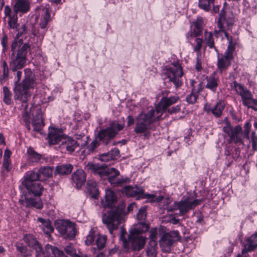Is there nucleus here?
<instances>
[{"instance_id":"nucleus-1","label":"nucleus","mask_w":257,"mask_h":257,"mask_svg":"<svg viewBox=\"0 0 257 257\" xmlns=\"http://www.w3.org/2000/svg\"><path fill=\"white\" fill-rule=\"evenodd\" d=\"M38 177L33 171L28 172L24 176L22 184L27 190V194L24 199L20 200L22 205L37 209L42 208L43 203L40 197L42 194L43 187L40 183L37 182Z\"/></svg>"},{"instance_id":"nucleus-2","label":"nucleus","mask_w":257,"mask_h":257,"mask_svg":"<svg viewBox=\"0 0 257 257\" xmlns=\"http://www.w3.org/2000/svg\"><path fill=\"white\" fill-rule=\"evenodd\" d=\"M13 73L15 76L14 88L15 99L20 101L26 109L28 107L27 102L31 97L29 89L33 88L36 85L35 76L30 69L27 68L25 70V78L20 82L22 72L18 70Z\"/></svg>"},{"instance_id":"nucleus-3","label":"nucleus","mask_w":257,"mask_h":257,"mask_svg":"<svg viewBox=\"0 0 257 257\" xmlns=\"http://www.w3.org/2000/svg\"><path fill=\"white\" fill-rule=\"evenodd\" d=\"M22 43V40H17L15 39L11 46L12 54L11 57L10 63V69L13 72L22 69L26 62V57L28 52L30 50V45L26 43L18 50L17 54L16 51L17 46Z\"/></svg>"},{"instance_id":"nucleus-4","label":"nucleus","mask_w":257,"mask_h":257,"mask_svg":"<svg viewBox=\"0 0 257 257\" xmlns=\"http://www.w3.org/2000/svg\"><path fill=\"white\" fill-rule=\"evenodd\" d=\"M125 204L121 202L118 206L111 209L102 217V221L110 234L117 229L118 225L124 220Z\"/></svg>"},{"instance_id":"nucleus-5","label":"nucleus","mask_w":257,"mask_h":257,"mask_svg":"<svg viewBox=\"0 0 257 257\" xmlns=\"http://www.w3.org/2000/svg\"><path fill=\"white\" fill-rule=\"evenodd\" d=\"M156 111L151 109L148 112H142L136 117L134 131L137 134L148 132L150 124L161 119V114H156Z\"/></svg>"},{"instance_id":"nucleus-6","label":"nucleus","mask_w":257,"mask_h":257,"mask_svg":"<svg viewBox=\"0 0 257 257\" xmlns=\"http://www.w3.org/2000/svg\"><path fill=\"white\" fill-rule=\"evenodd\" d=\"M88 170L95 175H98L101 178H107L108 181L111 184H115L119 175V172L114 168H108L107 165L99 164L88 163L86 166Z\"/></svg>"},{"instance_id":"nucleus-7","label":"nucleus","mask_w":257,"mask_h":257,"mask_svg":"<svg viewBox=\"0 0 257 257\" xmlns=\"http://www.w3.org/2000/svg\"><path fill=\"white\" fill-rule=\"evenodd\" d=\"M183 75L182 68L177 62L173 63L171 66L164 67L162 72V76L164 80H168L172 82L176 88L182 85L181 78Z\"/></svg>"},{"instance_id":"nucleus-8","label":"nucleus","mask_w":257,"mask_h":257,"mask_svg":"<svg viewBox=\"0 0 257 257\" xmlns=\"http://www.w3.org/2000/svg\"><path fill=\"white\" fill-rule=\"evenodd\" d=\"M231 87L241 96L242 104L244 106L257 111V99L253 98L251 92L246 87L235 81L233 82Z\"/></svg>"},{"instance_id":"nucleus-9","label":"nucleus","mask_w":257,"mask_h":257,"mask_svg":"<svg viewBox=\"0 0 257 257\" xmlns=\"http://www.w3.org/2000/svg\"><path fill=\"white\" fill-rule=\"evenodd\" d=\"M124 125L116 122H112L106 128L100 130L98 133L96 138L102 144L106 145L109 143L118 132L122 130Z\"/></svg>"},{"instance_id":"nucleus-10","label":"nucleus","mask_w":257,"mask_h":257,"mask_svg":"<svg viewBox=\"0 0 257 257\" xmlns=\"http://www.w3.org/2000/svg\"><path fill=\"white\" fill-rule=\"evenodd\" d=\"M55 226L64 238L71 240L75 237L76 228L75 223L67 220H57L55 221Z\"/></svg>"},{"instance_id":"nucleus-11","label":"nucleus","mask_w":257,"mask_h":257,"mask_svg":"<svg viewBox=\"0 0 257 257\" xmlns=\"http://www.w3.org/2000/svg\"><path fill=\"white\" fill-rule=\"evenodd\" d=\"M124 191L128 197L138 196V198L147 199L150 202H159L163 199L162 196H156L154 194H145L143 189L138 186H126L124 188Z\"/></svg>"},{"instance_id":"nucleus-12","label":"nucleus","mask_w":257,"mask_h":257,"mask_svg":"<svg viewBox=\"0 0 257 257\" xmlns=\"http://www.w3.org/2000/svg\"><path fill=\"white\" fill-rule=\"evenodd\" d=\"M202 202L201 199L191 200L190 198H186L179 202H175L173 207H169L167 209L169 211L179 210L180 215H183L190 210L200 204Z\"/></svg>"},{"instance_id":"nucleus-13","label":"nucleus","mask_w":257,"mask_h":257,"mask_svg":"<svg viewBox=\"0 0 257 257\" xmlns=\"http://www.w3.org/2000/svg\"><path fill=\"white\" fill-rule=\"evenodd\" d=\"M223 131L227 134L230 143L243 145V138L244 137V134L240 125H237L232 127L229 123H226L223 127Z\"/></svg>"},{"instance_id":"nucleus-14","label":"nucleus","mask_w":257,"mask_h":257,"mask_svg":"<svg viewBox=\"0 0 257 257\" xmlns=\"http://www.w3.org/2000/svg\"><path fill=\"white\" fill-rule=\"evenodd\" d=\"M234 50V46L232 42H229V45L227 49L224 53V55L218 56L217 68L220 73L225 70L231 64V60L233 58V52Z\"/></svg>"},{"instance_id":"nucleus-15","label":"nucleus","mask_w":257,"mask_h":257,"mask_svg":"<svg viewBox=\"0 0 257 257\" xmlns=\"http://www.w3.org/2000/svg\"><path fill=\"white\" fill-rule=\"evenodd\" d=\"M168 93H169V91L167 90H164L162 92L163 96L161 99L158 105L154 109L155 111H156V114H161L162 115L163 112H166V110L168 107L176 103L178 100L179 97L178 96L168 97Z\"/></svg>"},{"instance_id":"nucleus-16","label":"nucleus","mask_w":257,"mask_h":257,"mask_svg":"<svg viewBox=\"0 0 257 257\" xmlns=\"http://www.w3.org/2000/svg\"><path fill=\"white\" fill-rule=\"evenodd\" d=\"M39 15L41 16L39 23L41 30H39L38 37L42 40L47 31L46 28L48 22L50 20L49 9L46 7H40L37 9Z\"/></svg>"},{"instance_id":"nucleus-17","label":"nucleus","mask_w":257,"mask_h":257,"mask_svg":"<svg viewBox=\"0 0 257 257\" xmlns=\"http://www.w3.org/2000/svg\"><path fill=\"white\" fill-rule=\"evenodd\" d=\"M225 22L227 26L229 27L231 26L234 23V19L233 16L231 17H228L227 19L225 18L224 16V9H222L221 11V13L220 14L219 18L218 20L217 25L218 27L219 28V31L215 30L214 31V33L216 37H218L219 36H222L223 34L224 36L226 38L227 40L229 42L231 41L232 42L231 38H230L228 34L225 32L223 30V24L224 22Z\"/></svg>"},{"instance_id":"nucleus-18","label":"nucleus","mask_w":257,"mask_h":257,"mask_svg":"<svg viewBox=\"0 0 257 257\" xmlns=\"http://www.w3.org/2000/svg\"><path fill=\"white\" fill-rule=\"evenodd\" d=\"M130 232L128 235L127 243L131 244V248L134 251H139L143 248L145 244L146 238L142 234Z\"/></svg>"},{"instance_id":"nucleus-19","label":"nucleus","mask_w":257,"mask_h":257,"mask_svg":"<svg viewBox=\"0 0 257 257\" xmlns=\"http://www.w3.org/2000/svg\"><path fill=\"white\" fill-rule=\"evenodd\" d=\"M79 144L74 139L65 137L62 140L59 148L62 152L72 153L79 147Z\"/></svg>"},{"instance_id":"nucleus-20","label":"nucleus","mask_w":257,"mask_h":257,"mask_svg":"<svg viewBox=\"0 0 257 257\" xmlns=\"http://www.w3.org/2000/svg\"><path fill=\"white\" fill-rule=\"evenodd\" d=\"M257 246V231L247 238L244 248L236 257H248L247 252L253 250Z\"/></svg>"},{"instance_id":"nucleus-21","label":"nucleus","mask_w":257,"mask_h":257,"mask_svg":"<svg viewBox=\"0 0 257 257\" xmlns=\"http://www.w3.org/2000/svg\"><path fill=\"white\" fill-rule=\"evenodd\" d=\"M23 240L28 246L35 250L36 254L44 251L42 245L33 235L26 234L24 236Z\"/></svg>"},{"instance_id":"nucleus-22","label":"nucleus","mask_w":257,"mask_h":257,"mask_svg":"<svg viewBox=\"0 0 257 257\" xmlns=\"http://www.w3.org/2000/svg\"><path fill=\"white\" fill-rule=\"evenodd\" d=\"M117 200L115 193L111 189H106L104 199L101 200V204L104 207H112Z\"/></svg>"},{"instance_id":"nucleus-23","label":"nucleus","mask_w":257,"mask_h":257,"mask_svg":"<svg viewBox=\"0 0 257 257\" xmlns=\"http://www.w3.org/2000/svg\"><path fill=\"white\" fill-rule=\"evenodd\" d=\"M65 136L60 130L52 128L50 131L48 135L49 143L50 144L55 145L62 142V140Z\"/></svg>"},{"instance_id":"nucleus-24","label":"nucleus","mask_w":257,"mask_h":257,"mask_svg":"<svg viewBox=\"0 0 257 257\" xmlns=\"http://www.w3.org/2000/svg\"><path fill=\"white\" fill-rule=\"evenodd\" d=\"M18 17L17 14H15L12 17L9 18L8 24L10 29H14L18 32L17 35V39L19 37L26 31V27L25 25H23L21 28H19V25L17 23Z\"/></svg>"},{"instance_id":"nucleus-25","label":"nucleus","mask_w":257,"mask_h":257,"mask_svg":"<svg viewBox=\"0 0 257 257\" xmlns=\"http://www.w3.org/2000/svg\"><path fill=\"white\" fill-rule=\"evenodd\" d=\"M72 181L77 189L80 188L86 181V174L82 170H77L72 175Z\"/></svg>"},{"instance_id":"nucleus-26","label":"nucleus","mask_w":257,"mask_h":257,"mask_svg":"<svg viewBox=\"0 0 257 257\" xmlns=\"http://www.w3.org/2000/svg\"><path fill=\"white\" fill-rule=\"evenodd\" d=\"M30 9V3L29 0H16L13 10L16 14L19 12L26 13Z\"/></svg>"},{"instance_id":"nucleus-27","label":"nucleus","mask_w":257,"mask_h":257,"mask_svg":"<svg viewBox=\"0 0 257 257\" xmlns=\"http://www.w3.org/2000/svg\"><path fill=\"white\" fill-rule=\"evenodd\" d=\"M202 24L203 21L201 19H198L196 22L194 23V28L193 31L188 33L187 38L188 41H191L194 37L199 36L202 32Z\"/></svg>"},{"instance_id":"nucleus-28","label":"nucleus","mask_w":257,"mask_h":257,"mask_svg":"<svg viewBox=\"0 0 257 257\" xmlns=\"http://www.w3.org/2000/svg\"><path fill=\"white\" fill-rule=\"evenodd\" d=\"M173 239L168 234H164L159 240L162 250L166 252L170 251L171 246L174 243Z\"/></svg>"},{"instance_id":"nucleus-29","label":"nucleus","mask_w":257,"mask_h":257,"mask_svg":"<svg viewBox=\"0 0 257 257\" xmlns=\"http://www.w3.org/2000/svg\"><path fill=\"white\" fill-rule=\"evenodd\" d=\"M53 172V168L50 166H44L41 167L38 172H34V173L38 176V180L43 181L45 179L51 177Z\"/></svg>"},{"instance_id":"nucleus-30","label":"nucleus","mask_w":257,"mask_h":257,"mask_svg":"<svg viewBox=\"0 0 257 257\" xmlns=\"http://www.w3.org/2000/svg\"><path fill=\"white\" fill-rule=\"evenodd\" d=\"M206 80V88L213 92H215L219 83V79L215 73H213L209 76L207 77Z\"/></svg>"},{"instance_id":"nucleus-31","label":"nucleus","mask_w":257,"mask_h":257,"mask_svg":"<svg viewBox=\"0 0 257 257\" xmlns=\"http://www.w3.org/2000/svg\"><path fill=\"white\" fill-rule=\"evenodd\" d=\"M33 130L39 132L44 126V122L40 108L37 109V114L32 121Z\"/></svg>"},{"instance_id":"nucleus-32","label":"nucleus","mask_w":257,"mask_h":257,"mask_svg":"<svg viewBox=\"0 0 257 257\" xmlns=\"http://www.w3.org/2000/svg\"><path fill=\"white\" fill-rule=\"evenodd\" d=\"M45 250L47 253L51 254V257H68L62 250L50 244L46 245Z\"/></svg>"},{"instance_id":"nucleus-33","label":"nucleus","mask_w":257,"mask_h":257,"mask_svg":"<svg viewBox=\"0 0 257 257\" xmlns=\"http://www.w3.org/2000/svg\"><path fill=\"white\" fill-rule=\"evenodd\" d=\"M119 150L114 149L109 152L101 154L99 157V159L102 162H108L109 161L115 159L116 157L119 155Z\"/></svg>"},{"instance_id":"nucleus-34","label":"nucleus","mask_w":257,"mask_h":257,"mask_svg":"<svg viewBox=\"0 0 257 257\" xmlns=\"http://www.w3.org/2000/svg\"><path fill=\"white\" fill-rule=\"evenodd\" d=\"M73 169V166L70 164H62L57 166L55 170V176L57 175H66L69 174Z\"/></svg>"},{"instance_id":"nucleus-35","label":"nucleus","mask_w":257,"mask_h":257,"mask_svg":"<svg viewBox=\"0 0 257 257\" xmlns=\"http://www.w3.org/2000/svg\"><path fill=\"white\" fill-rule=\"evenodd\" d=\"M204 42L206 46L208 47L210 49H213L217 53L218 51L214 45L213 36L211 32L204 31Z\"/></svg>"},{"instance_id":"nucleus-36","label":"nucleus","mask_w":257,"mask_h":257,"mask_svg":"<svg viewBox=\"0 0 257 257\" xmlns=\"http://www.w3.org/2000/svg\"><path fill=\"white\" fill-rule=\"evenodd\" d=\"M38 220L41 223L40 226L45 233L49 234L53 231L54 228L49 220H45L42 218L39 217L38 218Z\"/></svg>"},{"instance_id":"nucleus-37","label":"nucleus","mask_w":257,"mask_h":257,"mask_svg":"<svg viewBox=\"0 0 257 257\" xmlns=\"http://www.w3.org/2000/svg\"><path fill=\"white\" fill-rule=\"evenodd\" d=\"M87 185V190L92 197L95 199L97 198L99 194L97 183L94 181L89 180Z\"/></svg>"},{"instance_id":"nucleus-38","label":"nucleus","mask_w":257,"mask_h":257,"mask_svg":"<svg viewBox=\"0 0 257 257\" xmlns=\"http://www.w3.org/2000/svg\"><path fill=\"white\" fill-rule=\"evenodd\" d=\"M157 248V242L149 241L146 248V254L148 257H156L158 253Z\"/></svg>"},{"instance_id":"nucleus-39","label":"nucleus","mask_w":257,"mask_h":257,"mask_svg":"<svg viewBox=\"0 0 257 257\" xmlns=\"http://www.w3.org/2000/svg\"><path fill=\"white\" fill-rule=\"evenodd\" d=\"M64 249L65 252L70 255L71 257H87L86 255L80 253V252L77 253L76 249L72 244L66 245Z\"/></svg>"},{"instance_id":"nucleus-40","label":"nucleus","mask_w":257,"mask_h":257,"mask_svg":"<svg viewBox=\"0 0 257 257\" xmlns=\"http://www.w3.org/2000/svg\"><path fill=\"white\" fill-rule=\"evenodd\" d=\"M15 246L17 251L20 252L23 257H29L33 254V251L28 249L23 243L21 242H17Z\"/></svg>"},{"instance_id":"nucleus-41","label":"nucleus","mask_w":257,"mask_h":257,"mask_svg":"<svg viewBox=\"0 0 257 257\" xmlns=\"http://www.w3.org/2000/svg\"><path fill=\"white\" fill-rule=\"evenodd\" d=\"M106 241V236L105 235H99L98 236L96 243L97 245V248L93 247L91 251L93 253H97V250H100L104 247Z\"/></svg>"},{"instance_id":"nucleus-42","label":"nucleus","mask_w":257,"mask_h":257,"mask_svg":"<svg viewBox=\"0 0 257 257\" xmlns=\"http://www.w3.org/2000/svg\"><path fill=\"white\" fill-rule=\"evenodd\" d=\"M28 160L32 162H37L42 158L41 154L35 152L32 148H29L27 150Z\"/></svg>"},{"instance_id":"nucleus-43","label":"nucleus","mask_w":257,"mask_h":257,"mask_svg":"<svg viewBox=\"0 0 257 257\" xmlns=\"http://www.w3.org/2000/svg\"><path fill=\"white\" fill-rule=\"evenodd\" d=\"M149 228L148 224L144 222H140L137 225L136 227L130 230V232H135V233L142 234L141 233L147 231ZM135 233V232H134Z\"/></svg>"},{"instance_id":"nucleus-44","label":"nucleus","mask_w":257,"mask_h":257,"mask_svg":"<svg viewBox=\"0 0 257 257\" xmlns=\"http://www.w3.org/2000/svg\"><path fill=\"white\" fill-rule=\"evenodd\" d=\"M224 103L220 101L218 102L214 107L211 109V111L214 116L219 117L222 114V111L224 108Z\"/></svg>"},{"instance_id":"nucleus-45","label":"nucleus","mask_w":257,"mask_h":257,"mask_svg":"<svg viewBox=\"0 0 257 257\" xmlns=\"http://www.w3.org/2000/svg\"><path fill=\"white\" fill-rule=\"evenodd\" d=\"M215 0H199L198 6L200 8L206 12H208L213 4Z\"/></svg>"},{"instance_id":"nucleus-46","label":"nucleus","mask_w":257,"mask_h":257,"mask_svg":"<svg viewBox=\"0 0 257 257\" xmlns=\"http://www.w3.org/2000/svg\"><path fill=\"white\" fill-rule=\"evenodd\" d=\"M194 43H192L191 42L192 40L190 41H189V42L192 45L193 50L195 52H199L202 46L203 40L201 38H197V37H194Z\"/></svg>"},{"instance_id":"nucleus-47","label":"nucleus","mask_w":257,"mask_h":257,"mask_svg":"<svg viewBox=\"0 0 257 257\" xmlns=\"http://www.w3.org/2000/svg\"><path fill=\"white\" fill-rule=\"evenodd\" d=\"M194 81L191 82V85L193 87L192 92L188 95L186 97L187 102L190 104H193L196 101L198 97V94L195 92V87L193 85Z\"/></svg>"},{"instance_id":"nucleus-48","label":"nucleus","mask_w":257,"mask_h":257,"mask_svg":"<svg viewBox=\"0 0 257 257\" xmlns=\"http://www.w3.org/2000/svg\"><path fill=\"white\" fill-rule=\"evenodd\" d=\"M3 93L4 102L7 104H10L11 102L12 93L7 86L3 87Z\"/></svg>"},{"instance_id":"nucleus-49","label":"nucleus","mask_w":257,"mask_h":257,"mask_svg":"<svg viewBox=\"0 0 257 257\" xmlns=\"http://www.w3.org/2000/svg\"><path fill=\"white\" fill-rule=\"evenodd\" d=\"M147 207L144 206L142 207L139 210L137 214V218L140 222H144L147 216Z\"/></svg>"},{"instance_id":"nucleus-50","label":"nucleus","mask_w":257,"mask_h":257,"mask_svg":"<svg viewBox=\"0 0 257 257\" xmlns=\"http://www.w3.org/2000/svg\"><path fill=\"white\" fill-rule=\"evenodd\" d=\"M3 74L0 76V82H3L5 81L6 79L9 77V68L7 62L6 61H4L3 62Z\"/></svg>"},{"instance_id":"nucleus-51","label":"nucleus","mask_w":257,"mask_h":257,"mask_svg":"<svg viewBox=\"0 0 257 257\" xmlns=\"http://www.w3.org/2000/svg\"><path fill=\"white\" fill-rule=\"evenodd\" d=\"M94 231L93 229H91L85 240V244L87 245H91L94 242Z\"/></svg>"},{"instance_id":"nucleus-52","label":"nucleus","mask_w":257,"mask_h":257,"mask_svg":"<svg viewBox=\"0 0 257 257\" xmlns=\"http://www.w3.org/2000/svg\"><path fill=\"white\" fill-rule=\"evenodd\" d=\"M157 229L156 228H152L150 231L149 241H154L157 242Z\"/></svg>"},{"instance_id":"nucleus-53","label":"nucleus","mask_w":257,"mask_h":257,"mask_svg":"<svg viewBox=\"0 0 257 257\" xmlns=\"http://www.w3.org/2000/svg\"><path fill=\"white\" fill-rule=\"evenodd\" d=\"M98 139L96 137L95 139L88 146L87 148L89 152H93L94 150L99 146Z\"/></svg>"},{"instance_id":"nucleus-54","label":"nucleus","mask_w":257,"mask_h":257,"mask_svg":"<svg viewBox=\"0 0 257 257\" xmlns=\"http://www.w3.org/2000/svg\"><path fill=\"white\" fill-rule=\"evenodd\" d=\"M120 231H121V233H120V238L123 242L124 247L126 248V247H127V240H128V239H127V238L125 237V234L126 233V232L125 230L123 227L120 228Z\"/></svg>"},{"instance_id":"nucleus-55","label":"nucleus","mask_w":257,"mask_h":257,"mask_svg":"<svg viewBox=\"0 0 257 257\" xmlns=\"http://www.w3.org/2000/svg\"><path fill=\"white\" fill-rule=\"evenodd\" d=\"M12 168V164L10 160H4L3 163V171L9 172Z\"/></svg>"},{"instance_id":"nucleus-56","label":"nucleus","mask_w":257,"mask_h":257,"mask_svg":"<svg viewBox=\"0 0 257 257\" xmlns=\"http://www.w3.org/2000/svg\"><path fill=\"white\" fill-rule=\"evenodd\" d=\"M251 141L252 142V148L253 151L257 150V136L254 132L251 133Z\"/></svg>"},{"instance_id":"nucleus-57","label":"nucleus","mask_w":257,"mask_h":257,"mask_svg":"<svg viewBox=\"0 0 257 257\" xmlns=\"http://www.w3.org/2000/svg\"><path fill=\"white\" fill-rule=\"evenodd\" d=\"M23 119L25 123V125L28 131H30L31 127H30V116H29V114L27 112H25L23 114Z\"/></svg>"},{"instance_id":"nucleus-58","label":"nucleus","mask_w":257,"mask_h":257,"mask_svg":"<svg viewBox=\"0 0 257 257\" xmlns=\"http://www.w3.org/2000/svg\"><path fill=\"white\" fill-rule=\"evenodd\" d=\"M180 110V106L177 105L175 106H173L170 108L168 107L166 110V112L167 111L169 114H172L179 112Z\"/></svg>"},{"instance_id":"nucleus-59","label":"nucleus","mask_w":257,"mask_h":257,"mask_svg":"<svg viewBox=\"0 0 257 257\" xmlns=\"http://www.w3.org/2000/svg\"><path fill=\"white\" fill-rule=\"evenodd\" d=\"M250 127V124L249 122H247L244 124V130L243 132L244 136L247 139H249V128Z\"/></svg>"},{"instance_id":"nucleus-60","label":"nucleus","mask_w":257,"mask_h":257,"mask_svg":"<svg viewBox=\"0 0 257 257\" xmlns=\"http://www.w3.org/2000/svg\"><path fill=\"white\" fill-rule=\"evenodd\" d=\"M166 234H169L171 238L173 239L174 241L178 239L179 232L178 231H173Z\"/></svg>"},{"instance_id":"nucleus-61","label":"nucleus","mask_w":257,"mask_h":257,"mask_svg":"<svg viewBox=\"0 0 257 257\" xmlns=\"http://www.w3.org/2000/svg\"><path fill=\"white\" fill-rule=\"evenodd\" d=\"M128 180L127 179L125 178H119L116 179V182L114 184L119 186V185H122L124 183H126L127 181Z\"/></svg>"},{"instance_id":"nucleus-62","label":"nucleus","mask_w":257,"mask_h":257,"mask_svg":"<svg viewBox=\"0 0 257 257\" xmlns=\"http://www.w3.org/2000/svg\"><path fill=\"white\" fill-rule=\"evenodd\" d=\"M11 9L8 6H6L5 8V14L6 17H8L9 18L10 17H12L11 15Z\"/></svg>"},{"instance_id":"nucleus-63","label":"nucleus","mask_w":257,"mask_h":257,"mask_svg":"<svg viewBox=\"0 0 257 257\" xmlns=\"http://www.w3.org/2000/svg\"><path fill=\"white\" fill-rule=\"evenodd\" d=\"M11 152L9 150H6L4 153V160H10V156L11 155Z\"/></svg>"},{"instance_id":"nucleus-64","label":"nucleus","mask_w":257,"mask_h":257,"mask_svg":"<svg viewBox=\"0 0 257 257\" xmlns=\"http://www.w3.org/2000/svg\"><path fill=\"white\" fill-rule=\"evenodd\" d=\"M127 126H131V125H133L135 122V119L131 115L127 116Z\"/></svg>"}]
</instances>
